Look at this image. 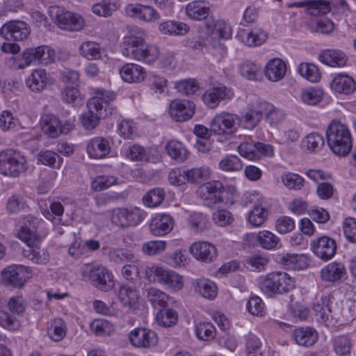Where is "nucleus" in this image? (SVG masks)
I'll return each instance as SVG.
<instances>
[{"mask_svg": "<svg viewBox=\"0 0 356 356\" xmlns=\"http://www.w3.org/2000/svg\"><path fill=\"white\" fill-rule=\"evenodd\" d=\"M327 143L332 152L339 156H346L352 149L353 139L346 124L334 120L326 130Z\"/></svg>", "mask_w": 356, "mask_h": 356, "instance_id": "f257e3e1", "label": "nucleus"}, {"mask_svg": "<svg viewBox=\"0 0 356 356\" xmlns=\"http://www.w3.org/2000/svg\"><path fill=\"white\" fill-rule=\"evenodd\" d=\"M260 289L268 297L276 294L287 293L295 287L293 279L286 273L277 271L261 277L259 281Z\"/></svg>", "mask_w": 356, "mask_h": 356, "instance_id": "f03ea898", "label": "nucleus"}, {"mask_svg": "<svg viewBox=\"0 0 356 356\" xmlns=\"http://www.w3.org/2000/svg\"><path fill=\"white\" fill-rule=\"evenodd\" d=\"M27 169L26 159L19 151L10 149L0 152L1 174L17 177Z\"/></svg>", "mask_w": 356, "mask_h": 356, "instance_id": "7ed1b4c3", "label": "nucleus"}, {"mask_svg": "<svg viewBox=\"0 0 356 356\" xmlns=\"http://www.w3.org/2000/svg\"><path fill=\"white\" fill-rule=\"evenodd\" d=\"M145 38V33L143 29L138 27L132 28L130 35L123 38L122 54L140 61L144 56V48L147 46Z\"/></svg>", "mask_w": 356, "mask_h": 356, "instance_id": "20e7f679", "label": "nucleus"}, {"mask_svg": "<svg viewBox=\"0 0 356 356\" xmlns=\"http://www.w3.org/2000/svg\"><path fill=\"white\" fill-rule=\"evenodd\" d=\"M49 13L55 23L61 29L78 31L84 26L83 18L76 13L65 10L58 7L51 8Z\"/></svg>", "mask_w": 356, "mask_h": 356, "instance_id": "39448f33", "label": "nucleus"}, {"mask_svg": "<svg viewBox=\"0 0 356 356\" xmlns=\"http://www.w3.org/2000/svg\"><path fill=\"white\" fill-rule=\"evenodd\" d=\"M30 25L23 20H10L0 28V35L6 40L22 42L31 34Z\"/></svg>", "mask_w": 356, "mask_h": 356, "instance_id": "423d86ee", "label": "nucleus"}, {"mask_svg": "<svg viewBox=\"0 0 356 356\" xmlns=\"http://www.w3.org/2000/svg\"><path fill=\"white\" fill-rule=\"evenodd\" d=\"M147 275L151 280L152 275H154L153 281H157L167 286L172 291H179L183 288V278L178 273L165 270L161 267L153 266L147 271Z\"/></svg>", "mask_w": 356, "mask_h": 356, "instance_id": "0eeeda50", "label": "nucleus"}, {"mask_svg": "<svg viewBox=\"0 0 356 356\" xmlns=\"http://www.w3.org/2000/svg\"><path fill=\"white\" fill-rule=\"evenodd\" d=\"M115 98L114 92L106 90L98 91L97 95L90 98L87 107L102 118L112 114L113 108L111 102Z\"/></svg>", "mask_w": 356, "mask_h": 356, "instance_id": "6e6552de", "label": "nucleus"}, {"mask_svg": "<svg viewBox=\"0 0 356 356\" xmlns=\"http://www.w3.org/2000/svg\"><path fill=\"white\" fill-rule=\"evenodd\" d=\"M40 124L42 131L49 138H57L62 133H67L74 128V120H68L61 124L54 115L45 114L42 116Z\"/></svg>", "mask_w": 356, "mask_h": 356, "instance_id": "1a4fd4ad", "label": "nucleus"}, {"mask_svg": "<svg viewBox=\"0 0 356 356\" xmlns=\"http://www.w3.org/2000/svg\"><path fill=\"white\" fill-rule=\"evenodd\" d=\"M238 116L227 112L216 115L210 123V131L216 135L232 134L237 129Z\"/></svg>", "mask_w": 356, "mask_h": 356, "instance_id": "9d476101", "label": "nucleus"}, {"mask_svg": "<svg viewBox=\"0 0 356 356\" xmlns=\"http://www.w3.org/2000/svg\"><path fill=\"white\" fill-rule=\"evenodd\" d=\"M197 193L204 204L211 207L223 202L224 187L219 181H211L200 186Z\"/></svg>", "mask_w": 356, "mask_h": 356, "instance_id": "9b49d317", "label": "nucleus"}, {"mask_svg": "<svg viewBox=\"0 0 356 356\" xmlns=\"http://www.w3.org/2000/svg\"><path fill=\"white\" fill-rule=\"evenodd\" d=\"M129 339L133 346L141 349H151L159 342L156 332L144 327L132 330L129 334Z\"/></svg>", "mask_w": 356, "mask_h": 356, "instance_id": "f8f14e48", "label": "nucleus"}, {"mask_svg": "<svg viewBox=\"0 0 356 356\" xmlns=\"http://www.w3.org/2000/svg\"><path fill=\"white\" fill-rule=\"evenodd\" d=\"M143 219V213L139 209L129 210L125 208H115L111 211V220L122 227L136 225Z\"/></svg>", "mask_w": 356, "mask_h": 356, "instance_id": "ddd939ff", "label": "nucleus"}, {"mask_svg": "<svg viewBox=\"0 0 356 356\" xmlns=\"http://www.w3.org/2000/svg\"><path fill=\"white\" fill-rule=\"evenodd\" d=\"M29 274L26 267L12 265L3 270L1 276L6 285L22 288L29 278Z\"/></svg>", "mask_w": 356, "mask_h": 356, "instance_id": "4468645a", "label": "nucleus"}, {"mask_svg": "<svg viewBox=\"0 0 356 356\" xmlns=\"http://www.w3.org/2000/svg\"><path fill=\"white\" fill-rule=\"evenodd\" d=\"M314 254L323 261L331 259L336 254L337 244L335 241L327 236H323L311 243Z\"/></svg>", "mask_w": 356, "mask_h": 356, "instance_id": "2eb2a0df", "label": "nucleus"}, {"mask_svg": "<svg viewBox=\"0 0 356 356\" xmlns=\"http://www.w3.org/2000/svg\"><path fill=\"white\" fill-rule=\"evenodd\" d=\"M195 113V104L186 99H175L169 106L170 117L177 122H185Z\"/></svg>", "mask_w": 356, "mask_h": 356, "instance_id": "dca6fc26", "label": "nucleus"}, {"mask_svg": "<svg viewBox=\"0 0 356 356\" xmlns=\"http://www.w3.org/2000/svg\"><path fill=\"white\" fill-rule=\"evenodd\" d=\"M127 15L145 22L158 21L160 14L152 6L143 4H128L125 8Z\"/></svg>", "mask_w": 356, "mask_h": 356, "instance_id": "f3484780", "label": "nucleus"}, {"mask_svg": "<svg viewBox=\"0 0 356 356\" xmlns=\"http://www.w3.org/2000/svg\"><path fill=\"white\" fill-rule=\"evenodd\" d=\"M234 97L231 88L225 86L213 87L207 90L202 95L204 103L211 108H215L223 100H230Z\"/></svg>", "mask_w": 356, "mask_h": 356, "instance_id": "a211bd4d", "label": "nucleus"}, {"mask_svg": "<svg viewBox=\"0 0 356 356\" xmlns=\"http://www.w3.org/2000/svg\"><path fill=\"white\" fill-rule=\"evenodd\" d=\"M92 284L101 291H107L113 287L111 273L102 266L93 267L89 274Z\"/></svg>", "mask_w": 356, "mask_h": 356, "instance_id": "6ab92c4d", "label": "nucleus"}, {"mask_svg": "<svg viewBox=\"0 0 356 356\" xmlns=\"http://www.w3.org/2000/svg\"><path fill=\"white\" fill-rule=\"evenodd\" d=\"M190 252L197 260L211 263L217 257V250L211 243L198 241L190 247Z\"/></svg>", "mask_w": 356, "mask_h": 356, "instance_id": "aec40b11", "label": "nucleus"}, {"mask_svg": "<svg viewBox=\"0 0 356 356\" xmlns=\"http://www.w3.org/2000/svg\"><path fill=\"white\" fill-rule=\"evenodd\" d=\"M173 218L168 214H157L149 223L150 232L156 236H163L170 233L174 227Z\"/></svg>", "mask_w": 356, "mask_h": 356, "instance_id": "412c9836", "label": "nucleus"}, {"mask_svg": "<svg viewBox=\"0 0 356 356\" xmlns=\"http://www.w3.org/2000/svg\"><path fill=\"white\" fill-rule=\"evenodd\" d=\"M186 13L190 19L197 21L205 19L207 22L211 18L209 17L211 5L205 1H193L186 5Z\"/></svg>", "mask_w": 356, "mask_h": 356, "instance_id": "4be33fe9", "label": "nucleus"}, {"mask_svg": "<svg viewBox=\"0 0 356 356\" xmlns=\"http://www.w3.org/2000/svg\"><path fill=\"white\" fill-rule=\"evenodd\" d=\"M110 151V143L103 137L93 138L87 144V152L90 158H104L109 154Z\"/></svg>", "mask_w": 356, "mask_h": 356, "instance_id": "5701e85b", "label": "nucleus"}, {"mask_svg": "<svg viewBox=\"0 0 356 356\" xmlns=\"http://www.w3.org/2000/svg\"><path fill=\"white\" fill-rule=\"evenodd\" d=\"M122 79L128 83H140L146 76L145 70L140 65L135 63L124 65L120 71Z\"/></svg>", "mask_w": 356, "mask_h": 356, "instance_id": "b1692460", "label": "nucleus"}, {"mask_svg": "<svg viewBox=\"0 0 356 356\" xmlns=\"http://www.w3.org/2000/svg\"><path fill=\"white\" fill-rule=\"evenodd\" d=\"M331 88L337 92L349 95L356 90V82L346 74L336 75L330 83Z\"/></svg>", "mask_w": 356, "mask_h": 356, "instance_id": "393cba45", "label": "nucleus"}, {"mask_svg": "<svg viewBox=\"0 0 356 356\" xmlns=\"http://www.w3.org/2000/svg\"><path fill=\"white\" fill-rule=\"evenodd\" d=\"M292 337L297 344L309 347L316 342L318 333L313 327H302L294 330Z\"/></svg>", "mask_w": 356, "mask_h": 356, "instance_id": "a878e982", "label": "nucleus"}, {"mask_svg": "<svg viewBox=\"0 0 356 356\" xmlns=\"http://www.w3.org/2000/svg\"><path fill=\"white\" fill-rule=\"evenodd\" d=\"M238 37L247 46L256 47L264 43L268 38V35L263 30L257 28L251 31H241L238 33Z\"/></svg>", "mask_w": 356, "mask_h": 356, "instance_id": "bb28decb", "label": "nucleus"}, {"mask_svg": "<svg viewBox=\"0 0 356 356\" xmlns=\"http://www.w3.org/2000/svg\"><path fill=\"white\" fill-rule=\"evenodd\" d=\"M117 296L122 306L129 309H135L138 301V293L129 285H122L117 292Z\"/></svg>", "mask_w": 356, "mask_h": 356, "instance_id": "cd10ccee", "label": "nucleus"}, {"mask_svg": "<svg viewBox=\"0 0 356 356\" xmlns=\"http://www.w3.org/2000/svg\"><path fill=\"white\" fill-rule=\"evenodd\" d=\"M318 58L321 62L331 67H343L347 62L346 55L342 51L336 49L322 51Z\"/></svg>", "mask_w": 356, "mask_h": 356, "instance_id": "c85d7f7f", "label": "nucleus"}, {"mask_svg": "<svg viewBox=\"0 0 356 356\" xmlns=\"http://www.w3.org/2000/svg\"><path fill=\"white\" fill-rule=\"evenodd\" d=\"M286 70V64L282 59L273 58L266 64L265 75L271 81H278L284 76Z\"/></svg>", "mask_w": 356, "mask_h": 356, "instance_id": "c756f323", "label": "nucleus"}, {"mask_svg": "<svg viewBox=\"0 0 356 356\" xmlns=\"http://www.w3.org/2000/svg\"><path fill=\"white\" fill-rule=\"evenodd\" d=\"M320 273L323 280L334 282L342 278L346 273V270L341 263L331 262L323 268Z\"/></svg>", "mask_w": 356, "mask_h": 356, "instance_id": "7c9ffc66", "label": "nucleus"}, {"mask_svg": "<svg viewBox=\"0 0 356 356\" xmlns=\"http://www.w3.org/2000/svg\"><path fill=\"white\" fill-rule=\"evenodd\" d=\"M47 84V74L44 70H34L26 80V86L33 92H39L43 90Z\"/></svg>", "mask_w": 356, "mask_h": 356, "instance_id": "2f4dec72", "label": "nucleus"}, {"mask_svg": "<svg viewBox=\"0 0 356 356\" xmlns=\"http://www.w3.org/2000/svg\"><path fill=\"white\" fill-rule=\"evenodd\" d=\"M195 292L202 297L213 300L217 296V286L210 280L206 278L197 279L193 282Z\"/></svg>", "mask_w": 356, "mask_h": 356, "instance_id": "473e14b6", "label": "nucleus"}, {"mask_svg": "<svg viewBox=\"0 0 356 356\" xmlns=\"http://www.w3.org/2000/svg\"><path fill=\"white\" fill-rule=\"evenodd\" d=\"M40 244L33 245L24 248L22 254L25 258L37 264H45L49 261V254L48 252L41 248Z\"/></svg>", "mask_w": 356, "mask_h": 356, "instance_id": "72a5a7b5", "label": "nucleus"}, {"mask_svg": "<svg viewBox=\"0 0 356 356\" xmlns=\"http://www.w3.org/2000/svg\"><path fill=\"white\" fill-rule=\"evenodd\" d=\"M332 302L329 297L324 293L318 294L313 302V310L315 315L318 316L322 321H327L328 309L330 308Z\"/></svg>", "mask_w": 356, "mask_h": 356, "instance_id": "f704fd0d", "label": "nucleus"}, {"mask_svg": "<svg viewBox=\"0 0 356 356\" xmlns=\"http://www.w3.org/2000/svg\"><path fill=\"white\" fill-rule=\"evenodd\" d=\"M160 32L170 35H184L189 31V26L183 22L175 21H166L160 24Z\"/></svg>", "mask_w": 356, "mask_h": 356, "instance_id": "c9c22d12", "label": "nucleus"}, {"mask_svg": "<svg viewBox=\"0 0 356 356\" xmlns=\"http://www.w3.org/2000/svg\"><path fill=\"white\" fill-rule=\"evenodd\" d=\"M205 26L207 29V34H212L216 32L222 39H228L231 37L232 29L223 20L215 22L213 18H211L205 23Z\"/></svg>", "mask_w": 356, "mask_h": 356, "instance_id": "e433bc0d", "label": "nucleus"}, {"mask_svg": "<svg viewBox=\"0 0 356 356\" xmlns=\"http://www.w3.org/2000/svg\"><path fill=\"white\" fill-rule=\"evenodd\" d=\"M188 227L195 233H200L209 229L210 223L205 215L199 212L190 214L187 218Z\"/></svg>", "mask_w": 356, "mask_h": 356, "instance_id": "4c0bfd02", "label": "nucleus"}, {"mask_svg": "<svg viewBox=\"0 0 356 356\" xmlns=\"http://www.w3.org/2000/svg\"><path fill=\"white\" fill-rule=\"evenodd\" d=\"M79 51L87 60L100 59L102 54L99 44L93 41L83 42L79 47Z\"/></svg>", "mask_w": 356, "mask_h": 356, "instance_id": "58836bf2", "label": "nucleus"}, {"mask_svg": "<svg viewBox=\"0 0 356 356\" xmlns=\"http://www.w3.org/2000/svg\"><path fill=\"white\" fill-rule=\"evenodd\" d=\"M49 206L46 202L44 204H42L43 202H41L40 203V207L43 216L47 220H49L50 221L54 222V220H57L54 216L58 217L62 216L64 213V207L59 202L51 200H49Z\"/></svg>", "mask_w": 356, "mask_h": 356, "instance_id": "ea45409f", "label": "nucleus"}, {"mask_svg": "<svg viewBox=\"0 0 356 356\" xmlns=\"http://www.w3.org/2000/svg\"><path fill=\"white\" fill-rule=\"evenodd\" d=\"M168 155L178 162L184 161L188 155V150L184 145L177 140H171L165 146Z\"/></svg>", "mask_w": 356, "mask_h": 356, "instance_id": "a19ab883", "label": "nucleus"}, {"mask_svg": "<svg viewBox=\"0 0 356 356\" xmlns=\"http://www.w3.org/2000/svg\"><path fill=\"white\" fill-rule=\"evenodd\" d=\"M119 8V3L115 0H102L93 5V13L100 17H110Z\"/></svg>", "mask_w": 356, "mask_h": 356, "instance_id": "79ce46f5", "label": "nucleus"}, {"mask_svg": "<svg viewBox=\"0 0 356 356\" xmlns=\"http://www.w3.org/2000/svg\"><path fill=\"white\" fill-rule=\"evenodd\" d=\"M147 298L156 309L165 308L169 300V296L167 294L156 288H150L147 290Z\"/></svg>", "mask_w": 356, "mask_h": 356, "instance_id": "37998d69", "label": "nucleus"}, {"mask_svg": "<svg viewBox=\"0 0 356 356\" xmlns=\"http://www.w3.org/2000/svg\"><path fill=\"white\" fill-rule=\"evenodd\" d=\"M156 319L159 325L168 327L177 324L178 314L172 309L163 308L156 314Z\"/></svg>", "mask_w": 356, "mask_h": 356, "instance_id": "c03bdc74", "label": "nucleus"}, {"mask_svg": "<svg viewBox=\"0 0 356 356\" xmlns=\"http://www.w3.org/2000/svg\"><path fill=\"white\" fill-rule=\"evenodd\" d=\"M268 215V210L261 204H256L249 212L248 220L253 226L259 227L264 223Z\"/></svg>", "mask_w": 356, "mask_h": 356, "instance_id": "a18cd8bd", "label": "nucleus"}, {"mask_svg": "<svg viewBox=\"0 0 356 356\" xmlns=\"http://www.w3.org/2000/svg\"><path fill=\"white\" fill-rule=\"evenodd\" d=\"M302 145L310 152H316L321 150L324 146V138L322 135L316 132L309 134L303 138Z\"/></svg>", "mask_w": 356, "mask_h": 356, "instance_id": "49530a36", "label": "nucleus"}, {"mask_svg": "<svg viewBox=\"0 0 356 356\" xmlns=\"http://www.w3.org/2000/svg\"><path fill=\"white\" fill-rule=\"evenodd\" d=\"M262 118H260L252 108L248 106L246 110L241 113L238 120L242 123L243 127L247 129H253L255 128L261 121Z\"/></svg>", "mask_w": 356, "mask_h": 356, "instance_id": "de8ad7c7", "label": "nucleus"}, {"mask_svg": "<svg viewBox=\"0 0 356 356\" xmlns=\"http://www.w3.org/2000/svg\"><path fill=\"white\" fill-rule=\"evenodd\" d=\"M186 180L192 184H200L207 179L210 176L208 167L194 168L185 171Z\"/></svg>", "mask_w": 356, "mask_h": 356, "instance_id": "09e8293b", "label": "nucleus"}, {"mask_svg": "<svg viewBox=\"0 0 356 356\" xmlns=\"http://www.w3.org/2000/svg\"><path fill=\"white\" fill-rule=\"evenodd\" d=\"M283 184L289 189L293 191L301 190L305 185V179L298 174L286 172L281 177Z\"/></svg>", "mask_w": 356, "mask_h": 356, "instance_id": "8fccbe9b", "label": "nucleus"}, {"mask_svg": "<svg viewBox=\"0 0 356 356\" xmlns=\"http://www.w3.org/2000/svg\"><path fill=\"white\" fill-rule=\"evenodd\" d=\"M298 70L301 76L311 82H318L321 77L318 67L314 64L301 63Z\"/></svg>", "mask_w": 356, "mask_h": 356, "instance_id": "3c124183", "label": "nucleus"}, {"mask_svg": "<svg viewBox=\"0 0 356 356\" xmlns=\"http://www.w3.org/2000/svg\"><path fill=\"white\" fill-rule=\"evenodd\" d=\"M47 334L53 341H61L66 334L65 322L60 318L54 319L48 327Z\"/></svg>", "mask_w": 356, "mask_h": 356, "instance_id": "603ef678", "label": "nucleus"}, {"mask_svg": "<svg viewBox=\"0 0 356 356\" xmlns=\"http://www.w3.org/2000/svg\"><path fill=\"white\" fill-rule=\"evenodd\" d=\"M109 259L118 264L127 261L134 262L136 258L131 250L123 248H110L108 251Z\"/></svg>", "mask_w": 356, "mask_h": 356, "instance_id": "864d4df0", "label": "nucleus"}, {"mask_svg": "<svg viewBox=\"0 0 356 356\" xmlns=\"http://www.w3.org/2000/svg\"><path fill=\"white\" fill-rule=\"evenodd\" d=\"M165 197V192L162 188H156L150 190L143 198V202L149 207H154L161 204Z\"/></svg>", "mask_w": 356, "mask_h": 356, "instance_id": "5fc2aeb1", "label": "nucleus"}, {"mask_svg": "<svg viewBox=\"0 0 356 356\" xmlns=\"http://www.w3.org/2000/svg\"><path fill=\"white\" fill-rule=\"evenodd\" d=\"M257 241L263 248L270 250L277 246L279 238L272 232L264 230L257 234Z\"/></svg>", "mask_w": 356, "mask_h": 356, "instance_id": "6e6d98bb", "label": "nucleus"}, {"mask_svg": "<svg viewBox=\"0 0 356 356\" xmlns=\"http://www.w3.org/2000/svg\"><path fill=\"white\" fill-rule=\"evenodd\" d=\"M219 168L225 172L239 171L243 168V163L237 156L230 154L220 161Z\"/></svg>", "mask_w": 356, "mask_h": 356, "instance_id": "4d7b16f0", "label": "nucleus"}, {"mask_svg": "<svg viewBox=\"0 0 356 356\" xmlns=\"http://www.w3.org/2000/svg\"><path fill=\"white\" fill-rule=\"evenodd\" d=\"M331 10L330 2L325 0H315L309 3L307 13L312 16L323 15Z\"/></svg>", "mask_w": 356, "mask_h": 356, "instance_id": "13d9d810", "label": "nucleus"}, {"mask_svg": "<svg viewBox=\"0 0 356 356\" xmlns=\"http://www.w3.org/2000/svg\"><path fill=\"white\" fill-rule=\"evenodd\" d=\"M323 95V92L319 88H309L302 90L301 94L302 101L308 105H316L318 104Z\"/></svg>", "mask_w": 356, "mask_h": 356, "instance_id": "bf43d9fd", "label": "nucleus"}, {"mask_svg": "<svg viewBox=\"0 0 356 356\" xmlns=\"http://www.w3.org/2000/svg\"><path fill=\"white\" fill-rule=\"evenodd\" d=\"M195 333L199 339L208 341L213 339L216 328L211 323H199L195 327Z\"/></svg>", "mask_w": 356, "mask_h": 356, "instance_id": "052dcab7", "label": "nucleus"}, {"mask_svg": "<svg viewBox=\"0 0 356 356\" xmlns=\"http://www.w3.org/2000/svg\"><path fill=\"white\" fill-rule=\"evenodd\" d=\"M241 73L250 80H257L261 75L260 67L250 61H246L242 64Z\"/></svg>", "mask_w": 356, "mask_h": 356, "instance_id": "680f3d73", "label": "nucleus"}, {"mask_svg": "<svg viewBox=\"0 0 356 356\" xmlns=\"http://www.w3.org/2000/svg\"><path fill=\"white\" fill-rule=\"evenodd\" d=\"M175 88L179 92L189 95L198 90L199 85L195 79H184L176 83Z\"/></svg>", "mask_w": 356, "mask_h": 356, "instance_id": "e2e57ef3", "label": "nucleus"}, {"mask_svg": "<svg viewBox=\"0 0 356 356\" xmlns=\"http://www.w3.org/2000/svg\"><path fill=\"white\" fill-rule=\"evenodd\" d=\"M127 156L133 161H148L149 154L145 147L138 145L131 146L127 150Z\"/></svg>", "mask_w": 356, "mask_h": 356, "instance_id": "0e129e2a", "label": "nucleus"}, {"mask_svg": "<svg viewBox=\"0 0 356 356\" xmlns=\"http://www.w3.org/2000/svg\"><path fill=\"white\" fill-rule=\"evenodd\" d=\"M7 305L12 314L22 315L26 310L27 304L22 296H17L10 298Z\"/></svg>", "mask_w": 356, "mask_h": 356, "instance_id": "69168bd1", "label": "nucleus"}, {"mask_svg": "<svg viewBox=\"0 0 356 356\" xmlns=\"http://www.w3.org/2000/svg\"><path fill=\"white\" fill-rule=\"evenodd\" d=\"M0 325L8 330L16 331L20 327V322L8 312L0 310Z\"/></svg>", "mask_w": 356, "mask_h": 356, "instance_id": "338daca9", "label": "nucleus"}, {"mask_svg": "<svg viewBox=\"0 0 356 356\" xmlns=\"http://www.w3.org/2000/svg\"><path fill=\"white\" fill-rule=\"evenodd\" d=\"M212 219L216 225L220 227L229 225L234 220L232 214L227 209H220L214 211L212 214Z\"/></svg>", "mask_w": 356, "mask_h": 356, "instance_id": "774afa93", "label": "nucleus"}]
</instances>
